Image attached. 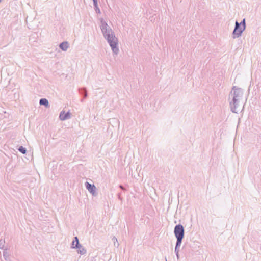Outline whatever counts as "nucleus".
<instances>
[{"instance_id": "nucleus-1", "label": "nucleus", "mask_w": 261, "mask_h": 261, "mask_svg": "<svg viewBox=\"0 0 261 261\" xmlns=\"http://www.w3.org/2000/svg\"><path fill=\"white\" fill-rule=\"evenodd\" d=\"M100 29L105 38L107 40L113 53L117 55L119 53L118 39L116 37L111 27L103 19L100 21Z\"/></svg>"}, {"instance_id": "nucleus-2", "label": "nucleus", "mask_w": 261, "mask_h": 261, "mask_svg": "<svg viewBox=\"0 0 261 261\" xmlns=\"http://www.w3.org/2000/svg\"><path fill=\"white\" fill-rule=\"evenodd\" d=\"M243 96V91L241 88L233 86L232 90L229 94V97H232V101H230V106L231 110L233 113H238L239 110L238 108L239 107V101Z\"/></svg>"}, {"instance_id": "nucleus-3", "label": "nucleus", "mask_w": 261, "mask_h": 261, "mask_svg": "<svg viewBox=\"0 0 261 261\" xmlns=\"http://www.w3.org/2000/svg\"><path fill=\"white\" fill-rule=\"evenodd\" d=\"M240 25V24L236 21L235 22L234 29L232 32L233 38L235 39L241 36L243 32L245 30Z\"/></svg>"}, {"instance_id": "nucleus-4", "label": "nucleus", "mask_w": 261, "mask_h": 261, "mask_svg": "<svg viewBox=\"0 0 261 261\" xmlns=\"http://www.w3.org/2000/svg\"><path fill=\"white\" fill-rule=\"evenodd\" d=\"M174 233L176 238H184L185 230L181 224L176 225L174 227Z\"/></svg>"}, {"instance_id": "nucleus-5", "label": "nucleus", "mask_w": 261, "mask_h": 261, "mask_svg": "<svg viewBox=\"0 0 261 261\" xmlns=\"http://www.w3.org/2000/svg\"><path fill=\"white\" fill-rule=\"evenodd\" d=\"M85 186L88 191L92 194L93 196H97V193L96 192V188L94 184H91L90 183L86 181L85 182Z\"/></svg>"}, {"instance_id": "nucleus-6", "label": "nucleus", "mask_w": 261, "mask_h": 261, "mask_svg": "<svg viewBox=\"0 0 261 261\" xmlns=\"http://www.w3.org/2000/svg\"><path fill=\"white\" fill-rule=\"evenodd\" d=\"M71 118V113L69 111L65 113V111H62L60 112L59 115V118L61 120L64 121Z\"/></svg>"}, {"instance_id": "nucleus-7", "label": "nucleus", "mask_w": 261, "mask_h": 261, "mask_svg": "<svg viewBox=\"0 0 261 261\" xmlns=\"http://www.w3.org/2000/svg\"><path fill=\"white\" fill-rule=\"evenodd\" d=\"M79 247H81V245L79 243L77 237H75L71 244V248H77Z\"/></svg>"}, {"instance_id": "nucleus-8", "label": "nucleus", "mask_w": 261, "mask_h": 261, "mask_svg": "<svg viewBox=\"0 0 261 261\" xmlns=\"http://www.w3.org/2000/svg\"><path fill=\"white\" fill-rule=\"evenodd\" d=\"M59 47L63 51H66L69 47V44L67 41H64L59 44Z\"/></svg>"}, {"instance_id": "nucleus-9", "label": "nucleus", "mask_w": 261, "mask_h": 261, "mask_svg": "<svg viewBox=\"0 0 261 261\" xmlns=\"http://www.w3.org/2000/svg\"><path fill=\"white\" fill-rule=\"evenodd\" d=\"M79 92L83 96V98L81 100L83 101L84 99L86 98L88 96V93L86 88H81L79 89Z\"/></svg>"}, {"instance_id": "nucleus-10", "label": "nucleus", "mask_w": 261, "mask_h": 261, "mask_svg": "<svg viewBox=\"0 0 261 261\" xmlns=\"http://www.w3.org/2000/svg\"><path fill=\"white\" fill-rule=\"evenodd\" d=\"M39 104L41 106H44L46 108L49 107V104L48 100L46 98H41L39 100Z\"/></svg>"}, {"instance_id": "nucleus-11", "label": "nucleus", "mask_w": 261, "mask_h": 261, "mask_svg": "<svg viewBox=\"0 0 261 261\" xmlns=\"http://www.w3.org/2000/svg\"><path fill=\"white\" fill-rule=\"evenodd\" d=\"M8 250V248L7 247H6V248L3 251V255L6 261H11L10 258L9 257L10 255L7 252Z\"/></svg>"}, {"instance_id": "nucleus-12", "label": "nucleus", "mask_w": 261, "mask_h": 261, "mask_svg": "<svg viewBox=\"0 0 261 261\" xmlns=\"http://www.w3.org/2000/svg\"><path fill=\"white\" fill-rule=\"evenodd\" d=\"M77 249H79V250L77 251L79 254H80L81 255H84L86 253V250L82 245L81 247H77Z\"/></svg>"}, {"instance_id": "nucleus-13", "label": "nucleus", "mask_w": 261, "mask_h": 261, "mask_svg": "<svg viewBox=\"0 0 261 261\" xmlns=\"http://www.w3.org/2000/svg\"><path fill=\"white\" fill-rule=\"evenodd\" d=\"M176 238L177 240H176L175 246H176V247H180L181 244L182 240L184 239V238Z\"/></svg>"}, {"instance_id": "nucleus-14", "label": "nucleus", "mask_w": 261, "mask_h": 261, "mask_svg": "<svg viewBox=\"0 0 261 261\" xmlns=\"http://www.w3.org/2000/svg\"><path fill=\"white\" fill-rule=\"evenodd\" d=\"M93 5L94 7V9L97 13L100 14V10L98 7L97 2L93 3Z\"/></svg>"}, {"instance_id": "nucleus-15", "label": "nucleus", "mask_w": 261, "mask_h": 261, "mask_svg": "<svg viewBox=\"0 0 261 261\" xmlns=\"http://www.w3.org/2000/svg\"><path fill=\"white\" fill-rule=\"evenodd\" d=\"M5 240L3 239H0V249L4 250V249L6 248L5 247Z\"/></svg>"}, {"instance_id": "nucleus-16", "label": "nucleus", "mask_w": 261, "mask_h": 261, "mask_svg": "<svg viewBox=\"0 0 261 261\" xmlns=\"http://www.w3.org/2000/svg\"><path fill=\"white\" fill-rule=\"evenodd\" d=\"M18 150H19V151H20L21 153H22L23 154H25L27 152L26 148L23 147L22 146H20L18 148Z\"/></svg>"}, {"instance_id": "nucleus-17", "label": "nucleus", "mask_w": 261, "mask_h": 261, "mask_svg": "<svg viewBox=\"0 0 261 261\" xmlns=\"http://www.w3.org/2000/svg\"><path fill=\"white\" fill-rule=\"evenodd\" d=\"M112 240L113 241L114 246L118 248L119 244L118 242L117 238L115 237H113V238H112Z\"/></svg>"}, {"instance_id": "nucleus-18", "label": "nucleus", "mask_w": 261, "mask_h": 261, "mask_svg": "<svg viewBox=\"0 0 261 261\" xmlns=\"http://www.w3.org/2000/svg\"><path fill=\"white\" fill-rule=\"evenodd\" d=\"M179 248H180V247H176V246H175V248L174 252L176 254L177 259H178L179 258Z\"/></svg>"}, {"instance_id": "nucleus-19", "label": "nucleus", "mask_w": 261, "mask_h": 261, "mask_svg": "<svg viewBox=\"0 0 261 261\" xmlns=\"http://www.w3.org/2000/svg\"><path fill=\"white\" fill-rule=\"evenodd\" d=\"M240 24V25H241L243 28V29H246V22H245V19L244 18L242 21L239 23Z\"/></svg>"}, {"instance_id": "nucleus-20", "label": "nucleus", "mask_w": 261, "mask_h": 261, "mask_svg": "<svg viewBox=\"0 0 261 261\" xmlns=\"http://www.w3.org/2000/svg\"><path fill=\"white\" fill-rule=\"evenodd\" d=\"M119 187H120L122 190H125V189L124 188V187L122 185H120L119 186Z\"/></svg>"}, {"instance_id": "nucleus-21", "label": "nucleus", "mask_w": 261, "mask_h": 261, "mask_svg": "<svg viewBox=\"0 0 261 261\" xmlns=\"http://www.w3.org/2000/svg\"><path fill=\"white\" fill-rule=\"evenodd\" d=\"M118 198H119V199L121 200V197H120V194H118Z\"/></svg>"}, {"instance_id": "nucleus-22", "label": "nucleus", "mask_w": 261, "mask_h": 261, "mask_svg": "<svg viewBox=\"0 0 261 261\" xmlns=\"http://www.w3.org/2000/svg\"><path fill=\"white\" fill-rule=\"evenodd\" d=\"M93 3L97 2V0H93Z\"/></svg>"}, {"instance_id": "nucleus-23", "label": "nucleus", "mask_w": 261, "mask_h": 261, "mask_svg": "<svg viewBox=\"0 0 261 261\" xmlns=\"http://www.w3.org/2000/svg\"><path fill=\"white\" fill-rule=\"evenodd\" d=\"M2 0H0V2H1Z\"/></svg>"}, {"instance_id": "nucleus-24", "label": "nucleus", "mask_w": 261, "mask_h": 261, "mask_svg": "<svg viewBox=\"0 0 261 261\" xmlns=\"http://www.w3.org/2000/svg\"><path fill=\"white\" fill-rule=\"evenodd\" d=\"M166 261H167V260Z\"/></svg>"}]
</instances>
